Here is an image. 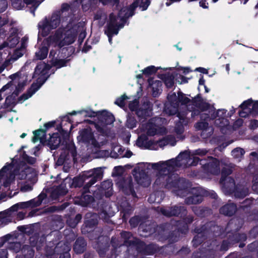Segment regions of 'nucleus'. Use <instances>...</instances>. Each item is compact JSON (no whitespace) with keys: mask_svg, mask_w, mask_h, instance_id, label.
I'll return each instance as SVG.
<instances>
[{"mask_svg":"<svg viewBox=\"0 0 258 258\" xmlns=\"http://www.w3.org/2000/svg\"><path fill=\"white\" fill-rule=\"evenodd\" d=\"M237 206L234 203H227L219 209V212L221 214L228 217H231L234 215L237 211Z\"/></svg>","mask_w":258,"mask_h":258,"instance_id":"obj_26","label":"nucleus"},{"mask_svg":"<svg viewBox=\"0 0 258 258\" xmlns=\"http://www.w3.org/2000/svg\"><path fill=\"white\" fill-rule=\"evenodd\" d=\"M139 107V101L137 99H135L128 104V108L130 110L132 111H135L136 113L137 112V110H138Z\"/></svg>","mask_w":258,"mask_h":258,"instance_id":"obj_63","label":"nucleus"},{"mask_svg":"<svg viewBox=\"0 0 258 258\" xmlns=\"http://www.w3.org/2000/svg\"><path fill=\"white\" fill-rule=\"evenodd\" d=\"M188 156L187 152L185 151L180 152L176 158L163 162L166 174L170 176H172V178L175 180L173 181V186H171V189H172L177 195L184 196L190 186L188 180L179 177L178 175L174 172L175 167L180 166V161L182 159H187Z\"/></svg>","mask_w":258,"mask_h":258,"instance_id":"obj_2","label":"nucleus"},{"mask_svg":"<svg viewBox=\"0 0 258 258\" xmlns=\"http://www.w3.org/2000/svg\"><path fill=\"white\" fill-rule=\"evenodd\" d=\"M205 229H204L203 225L200 227H196L194 229V232L197 234L192 240V243L194 247H198L205 240L209 238L207 234L205 233Z\"/></svg>","mask_w":258,"mask_h":258,"instance_id":"obj_17","label":"nucleus"},{"mask_svg":"<svg viewBox=\"0 0 258 258\" xmlns=\"http://www.w3.org/2000/svg\"><path fill=\"white\" fill-rule=\"evenodd\" d=\"M162 79L167 88L171 89L174 86L175 77L173 75L169 73L163 74Z\"/></svg>","mask_w":258,"mask_h":258,"instance_id":"obj_39","label":"nucleus"},{"mask_svg":"<svg viewBox=\"0 0 258 258\" xmlns=\"http://www.w3.org/2000/svg\"><path fill=\"white\" fill-rule=\"evenodd\" d=\"M232 155L235 158H239L242 157L245 154L244 149L241 148H236L234 149L232 152Z\"/></svg>","mask_w":258,"mask_h":258,"instance_id":"obj_57","label":"nucleus"},{"mask_svg":"<svg viewBox=\"0 0 258 258\" xmlns=\"http://www.w3.org/2000/svg\"><path fill=\"white\" fill-rule=\"evenodd\" d=\"M39 48V51L35 53L37 58L39 60H43L47 57L48 52V47L50 46L44 43Z\"/></svg>","mask_w":258,"mask_h":258,"instance_id":"obj_42","label":"nucleus"},{"mask_svg":"<svg viewBox=\"0 0 258 258\" xmlns=\"http://www.w3.org/2000/svg\"><path fill=\"white\" fill-rule=\"evenodd\" d=\"M102 176L103 173L101 168H94L93 170L85 171L82 174L74 177L70 184V187L71 188L81 187L83 185L84 183L86 182L84 188L89 189V188L98 180H101Z\"/></svg>","mask_w":258,"mask_h":258,"instance_id":"obj_3","label":"nucleus"},{"mask_svg":"<svg viewBox=\"0 0 258 258\" xmlns=\"http://www.w3.org/2000/svg\"><path fill=\"white\" fill-rule=\"evenodd\" d=\"M226 239L222 241L220 250L227 251L229 248L236 246L239 243V247L243 248L245 246V242L247 239V235L244 233L226 231L225 235Z\"/></svg>","mask_w":258,"mask_h":258,"instance_id":"obj_5","label":"nucleus"},{"mask_svg":"<svg viewBox=\"0 0 258 258\" xmlns=\"http://www.w3.org/2000/svg\"><path fill=\"white\" fill-rule=\"evenodd\" d=\"M244 224V221L239 217H234L230 219L225 227L226 231L238 232Z\"/></svg>","mask_w":258,"mask_h":258,"instance_id":"obj_21","label":"nucleus"},{"mask_svg":"<svg viewBox=\"0 0 258 258\" xmlns=\"http://www.w3.org/2000/svg\"><path fill=\"white\" fill-rule=\"evenodd\" d=\"M98 206L99 211V214L102 218H107L110 216L109 213L110 206L108 202L104 201H101L98 204Z\"/></svg>","mask_w":258,"mask_h":258,"instance_id":"obj_30","label":"nucleus"},{"mask_svg":"<svg viewBox=\"0 0 258 258\" xmlns=\"http://www.w3.org/2000/svg\"><path fill=\"white\" fill-rule=\"evenodd\" d=\"M34 253L33 247L29 245H24L21 249V254L17 255L16 258H33Z\"/></svg>","mask_w":258,"mask_h":258,"instance_id":"obj_33","label":"nucleus"},{"mask_svg":"<svg viewBox=\"0 0 258 258\" xmlns=\"http://www.w3.org/2000/svg\"><path fill=\"white\" fill-rule=\"evenodd\" d=\"M152 167L153 169L158 171L157 174V178L154 182L153 187L157 191H161L162 188L171 189V186H173V181L175 179L172 178V176H170L166 174L163 162H159L152 164Z\"/></svg>","mask_w":258,"mask_h":258,"instance_id":"obj_4","label":"nucleus"},{"mask_svg":"<svg viewBox=\"0 0 258 258\" xmlns=\"http://www.w3.org/2000/svg\"><path fill=\"white\" fill-rule=\"evenodd\" d=\"M63 37L62 30L58 29L56 30L54 34L50 35L47 38L45 39L43 43L48 45H50L53 43H57L61 41Z\"/></svg>","mask_w":258,"mask_h":258,"instance_id":"obj_25","label":"nucleus"},{"mask_svg":"<svg viewBox=\"0 0 258 258\" xmlns=\"http://www.w3.org/2000/svg\"><path fill=\"white\" fill-rule=\"evenodd\" d=\"M105 33L117 35L118 33V27L117 25H113L110 24H107L106 30L105 31Z\"/></svg>","mask_w":258,"mask_h":258,"instance_id":"obj_51","label":"nucleus"},{"mask_svg":"<svg viewBox=\"0 0 258 258\" xmlns=\"http://www.w3.org/2000/svg\"><path fill=\"white\" fill-rule=\"evenodd\" d=\"M195 106L199 109L201 112L208 111L209 112H211L212 111L216 110V109L213 105H212L208 102H206L204 101L197 103Z\"/></svg>","mask_w":258,"mask_h":258,"instance_id":"obj_40","label":"nucleus"},{"mask_svg":"<svg viewBox=\"0 0 258 258\" xmlns=\"http://www.w3.org/2000/svg\"><path fill=\"white\" fill-rule=\"evenodd\" d=\"M160 212L162 215L167 217H183L187 215L186 208L183 206L174 205L167 208H161Z\"/></svg>","mask_w":258,"mask_h":258,"instance_id":"obj_14","label":"nucleus"},{"mask_svg":"<svg viewBox=\"0 0 258 258\" xmlns=\"http://www.w3.org/2000/svg\"><path fill=\"white\" fill-rule=\"evenodd\" d=\"M50 68L46 64H37L35 69V71L33 78L35 77L36 75H40L38 77L36 82H33L30 87L27 89L30 93V95H33L40 87L45 83L47 80L50 77V75L48 74V72L45 71L49 70Z\"/></svg>","mask_w":258,"mask_h":258,"instance_id":"obj_6","label":"nucleus"},{"mask_svg":"<svg viewBox=\"0 0 258 258\" xmlns=\"http://www.w3.org/2000/svg\"><path fill=\"white\" fill-rule=\"evenodd\" d=\"M12 6L17 9L22 10L24 8V3L23 0H11Z\"/></svg>","mask_w":258,"mask_h":258,"instance_id":"obj_61","label":"nucleus"},{"mask_svg":"<svg viewBox=\"0 0 258 258\" xmlns=\"http://www.w3.org/2000/svg\"><path fill=\"white\" fill-rule=\"evenodd\" d=\"M142 221V217L139 216H135L129 220V223L133 228L137 227Z\"/></svg>","mask_w":258,"mask_h":258,"instance_id":"obj_56","label":"nucleus"},{"mask_svg":"<svg viewBox=\"0 0 258 258\" xmlns=\"http://www.w3.org/2000/svg\"><path fill=\"white\" fill-rule=\"evenodd\" d=\"M98 220L94 219H89L85 222V227L87 228L92 229L98 225Z\"/></svg>","mask_w":258,"mask_h":258,"instance_id":"obj_62","label":"nucleus"},{"mask_svg":"<svg viewBox=\"0 0 258 258\" xmlns=\"http://www.w3.org/2000/svg\"><path fill=\"white\" fill-rule=\"evenodd\" d=\"M209 123L207 121H199L196 124V127L198 130H206L208 128Z\"/></svg>","mask_w":258,"mask_h":258,"instance_id":"obj_64","label":"nucleus"},{"mask_svg":"<svg viewBox=\"0 0 258 258\" xmlns=\"http://www.w3.org/2000/svg\"><path fill=\"white\" fill-rule=\"evenodd\" d=\"M98 120L102 124L106 126L112 124L115 121V117L111 112L105 110L100 111L98 115Z\"/></svg>","mask_w":258,"mask_h":258,"instance_id":"obj_23","label":"nucleus"},{"mask_svg":"<svg viewBox=\"0 0 258 258\" xmlns=\"http://www.w3.org/2000/svg\"><path fill=\"white\" fill-rule=\"evenodd\" d=\"M61 142V138L58 133H53L48 140V146L51 150L56 149Z\"/></svg>","mask_w":258,"mask_h":258,"instance_id":"obj_27","label":"nucleus"},{"mask_svg":"<svg viewBox=\"0 0 258 258\" xmlns=\"http://www.w3.org/2000/svg\"><path fill=\"white\" fill-rule=\"evenodd\" d=\"M140 0H135L128 7H125V11L129 12L128 17H132L135 14V11L136 8L139 7Z\"/></svg>","mask_w":258,"mask_h":258,"instance_id":"obj_47","label":"nucleus"},{"mask_svg":"<svg viewBox=\"0 0 258 258\" xmlns=\"http://www.w3.org/2000/svg\"><path fill=\"white\" fill-rule=\"evenodd\" d=\"M194 258H214L215 253L213 251L206 250L204 252H197L193 254Z\"/></svg>","mask_w":258,"mask_h":258,"instance_id":"obj_46","label":"nucleus"},{"mask_svg":"<svg viewBox=\"0 0 258 258\" xmlns=\"http://www.w3.org/2000/svg\"><path fill=\"white\" fill-rule=\"evenodd\" d=\"M152 111V103L149 101H144L137 110L136 114L140 118L146 119L151 116Z\"/></svg>","mask_w":258,"mask_h":258,"instance_id":"obj_19","label":"nucleus"},{"mask_svg":"<svg viewBox=\"0 0 258 258\" xmlns=\"http://www.w3.org/2000/svg\"><path fill=\"white\" fill-rule=\"evenodd\" d=\"M120 236H113L110 243L107 236H99L94 248L100 257L136 258L138 253L143 254L146 243L133 236L131 232L122 231Z\"/></svg>","mask_w":258,"mask_h":258,"instance_id":"obj_1","label":"nucleus"},{"mask_svg":"<svg viewBox=\"0 0 258 258\" xmlns=\"http://www.w3.org/2000/svg\"><path fill=\"white\" fill-rule=\"evenodd\" d=\"M210 161L203 164V170L207 173L218 175L220 173V162L219 160L213 157H208Z\"/></svg>","mask_w":258,"mask_h":258,"instance_id":"obj_16","label":"nucleus"},{"mask_svg":"<svg viewBox=\"0 0 258 258\" xmlns=\"http://www.w3.org/2000/svg\"><path fill=\"white\" fill-rule=\"evenodd\" d=\"M247 248L250 252H256V256L258 257V240L248 244Z\"/></svg>","mask_w":258,"mask_h":258,"instance_id":"obj_58","label":"nucleus"},{"mask_svg":"<svg viewBox=\"0 0 258 258\" xmlns=\"http://www.w3.org/2000/svg\"><path fill=\"white\" fill-rule=\"evenodd\" d=\"M220 111L224 112V113L225 112V111L224 109H218L217 111L214 110L212 111L211 112H208V113H201L200 119L202 121L207 122L214 120L218 117Z\"/></svg>","mask_w":258,"mask_h":258,"instance_id":"obj_34","label":"nucleus"},{"mask_svg":"<svg viewBox=\"0 0 258 258\" xmlns=\"http://www.w3.org/2000/svg\"><path fill=\"white\" fill-rule=\"evenodd\" d=\"M239 115L243 118L249 115L255 117L258 115V100L253 101L251 98L244 101L239 106Z\"/></svg>","mask_w":258,"mask_h":258,"instance_id":"obj_11","label":"nucleus"},{"mask_svg":"<svg viewBox=\"0 0 258 258\" xmlns=\"http://www.w3.org/2000/svg\"><path fill=\"white\" fill-rule=\"evenodd\" d=\"M232 172V170L229 167H223L221 169V177L220 179V182H223L226 180V178L228 177V175H230Z\"/></svg>","mask_w":258,"mask_h":258,"instance_id":"obj_48","label":"nucleus"},{"mask_svg":"<svg viewBox=\"0 0 258 258\" xmlns=\"http://www.w3.org/2000/svg\"><path fill=\"white\" fill-rule=\"evenodd\" d=\"M127 99H128V97L125 94H123L120 97L117 98L116 99L114 103L120 107H123L125 105V100Z\"/></svg>","mask_w":258,"mask_h":258,"instance_id":"obj_59","label":"nucleus"},{"mask_svg":"<svg viewBox=\"0 0 258 258\" xmlns=\"http://www.w3.org/2000/svg\"><path fill=\"white\" fill-rule=\"evenodd\" d=\"M79 135L80 141L84 143L89 144L91 141L92 144L95 146L98 144L90 127L80 130Z\"/></svg>","mask_w":258,"mask_h":258,"instance_id":"obj_18","label":"nucleus"},{"mask_svg":"<svg viewBox=\"0 0 258 258\" xmlns=\"http://www.w3.org/2000/svg\"><path fill=\"white\" fill-rule=\"evenodd\" d=\"M220 183L223 185V188L227 193L230 195L233 194L236 186L235 180L233 177H228L227 178H226V180Z\"/></svg>","mask_w":258,"mask_h":258,"instance_id":"obj_31","label":"nucleus"},{"mask_svg":"<svg viewBox=\"0 0 258 258\" xmlns=\"http://www.w3.org/2000/svg\"><path fill=\"white\" fill-rule=\"evenodd\" d=\"M182 218L183 225L179 227L178 231L182 234H186L188 231V225L192 223L194 220V217L192 215L185 216Z\"/></svg>","mask_w":258,"mask_h":258,"instance_id":"obj_32","label":"nucleus"},{"mask_svg":"<svg viewBox=\"0 0 258 258\" xmlns=\"http://www.w3.org/2000/svg\"><path fill=\"white\" fill-rule=\"evenodd\" d=\"M18 203L20 209H24L29 208H35L34 206L33 205V201H31V200L27 202H20Z\"/></svg>","mask_w":258,"mask_h":258,"instance_id":"obj_60","label":"nucleus"},{"mask_svg":"<svg viewBox=\"0 0 258 258\" xmlns=\"http://www.w3.org/2000/svg\"><path fill=\"white\" fill-rule=\"evenodd\" d=\"M177 95L178 105L180 103L182 105H187L188 103L191 102V100L188 97L184 96V94L180 91L178 92Z\"/></svg>","mask_w":258,"mask_h":258,"instance_id":"obj_49","label":"nucleus"},{"mask_svg":"<svg viewBox=\"0 0 258 258\" xmlns=\"http://www.w3.org/2000/svg\"><path fill=\"white\" fill-rule=\"evenodd\" d=\"M120 188L123 192L127 196L132 195L133 197H137L136 192L134 189L133 180L131 177L126 179H124L120 184Z\"/></svg>","mask_w":258,"mask_h":258,"instance_id":"obj_20","label":"nucleus"},{"mask_svg":"<svg viewBox=\"0 0 258 258\" xmlns=\"http://www.w3.org/2000/svg\"><path fill=\"white\" fill-rule=\"evenodd\" d=\"M175 233V231H172L169 235V241L171 243L166 245L165 247L166 250L168 251L169 254H175L181 258H187L190 252V248L187 246H185L178 250L176 245L173 244L174 242L178 241L179 238L177 236H174Z\"/></svg>","mask_w":258,"mask_h":258,"instance_id":"obj_10","label":"nucleus"},{"mask_svg":"<svg viewBox=\"0 0 258 258\" xmlns=\"http://www.w3.org/2000/svg\"><path fill=\"white\" fill-rule=\"evenodd\" d=\"M17 97L15 96L13 93L8 96L6 98L3 108H7L10 107H15L18 103V100L17 101L16 100Z\"/></svg>","mask_w":258,"mask_h":258,"instance_id":"obj_41","label":"nucleus"},{"mask_svg":"<svg viewBox=\"0 0 258 258\" xmlns=\"http://www.w3.org/2000/svg\"><path fill=\"white\" fill-rule=\"evenodd\" d=\"M137 123V120L134 116H128L126 121L125 126L126 127L130 129H133L136 127Z\"/></svg>","mask_w":258,"mask_h":258,"instance_id":"obj_55","label":"nucleus"},{"mask_svg":"<svg viewBox=\"0 0 258 258\" xmlns=\"http://www.w3.org/2000/svg\"><path fill=\"white\" fill-rule=\"evenodd\" d=\"M68 61V59L53 58L51 60V64L52 66L55 67L56 69H60L62 67H66Z\"/></svg>","mask_w":258,"mask_h":258,"instance_id":"obj_45","label":"nucleus"},{"mask_svg":"<svg viewBox=\"0 0 258 258\" xmlns=\"http://www.w3.org/2000/svg\"><path fill=\"white\" fill-rule=\"evenodd\" d=\"M157 250L158 247L156 244L150 243L149 244H147L146 243L143 254H154L157 251Z\"/></svg>","mask_w":258,"mask_h":258,"instance_id":"obj_44","label":"nucleus"},{"mask_svg":"<svg viewBox=\"0 0 258 258\" xmlns=\"http://www.w3.org/2000/svg\"><path fill=\"white\" fill-rule=\"evenodd\" d=\"M38 234H35L34 235L30 237L29 240L31 246L36 247L37 250H40L44 244V238H40Z\"/></svg>","mask_w":258,"mask_h":258,"instance_id":"obj_37","label":"nucleus"},{"mask_svg":"<svg viewBox=\"0 0 258 258\" xmlns=\"http://www.w3.org/2000/svg\"><path fill=\"white\" fill-rule=\"evenodd\" d=\"M23 2L24 3V7L26 5V7L29 8L30 13L33 14L34 16L35 12L40 4V2L38 0H23Z\"/></svg>","mask_w":258,"mask_h":258,"instance_id":"obj_38","label":"nucleus"},{"mask_svg":"<svg viewBox=\"0 0 258 258\" xmlns=\"http://www.w3.org/2000/svg\"><path fill=\"white\" fill-rule=\"evenodd\" d=\"M148 82L150 87L152 88L153 96H157L159 93V88L162 86V82L159 80L154 81L152 78H149Z\"/></svg>","mask_w":258,"mask_h":258,"instance_id":"obj_36","label":"nucleus"},{"mask_svg":"<svg viewBox=\"0 0 258 258\" xmlns=\"http://www.w3.org/2000/svg\"><path fill=\"white\" fill-rule=\"evenodd\" d=\"M87 241L82 237H78L74 245L73 249L77 254L83 253L86 249Z\"/></svg>","mask_w":258,"mask_h":258,"instance_id":"obj_28","label":"nucleus"},{"mask_svg":"<svg viewBox=\"0 0 258 258\" xmlns=\"http://www.w3.org/2000/svg\"><path fill=\"white\" fill-rule=\"evenodd\" d=\"M194 213L198 216L204 218L210 214L211 210L207 208L199 207L193 210Z\"/></svg>","mask_w":258,"mask_h":258,"instance_id":"obj_43","label":"nucleus"},{"mask_svg":"<svg viewBox=\"0 0 258 258\" xmlns=\"http://www.w3.org/2000/svg\"><path fill=\"white\" fill-rule=\"evenodd\" d=\"M47 195L42 192L40 193L36 198L31 200L33 201V205L35 207L39 206L42 203V201L46 198Z\"/></svg>","mask_w":258,"mask_h":258,"instance_id":"obj_52","label":"nucleus"},{"mask_svg":"<svg viewBox=\"0 0 258 258\" xmlns=\"http://www.w3.org/2000/svg\"><path fill=\"white\" fill-rule=\"evenodd\" d=\"M190 183V187L188 188L184 196L178 195L180 197H185L186 195L190 192L191 196L188 197L185 199V202L187 205L199 204L202 202L203 198L208 196V191L202 187H196L191 188V184Z\"/></svg>","mask_w":258,"mask_h":258,"instance_id":"obj_9","label":"nucleus"},{"mask_svg":"<svg viewBox=\"0 0 258 258\" xmlns=\"http://www.w3.org/2000/svg\"><path fill=\"white\" fill-rule=\"evenodd\" d=\"M9 23L8 19H3L0 16V38H5L7 35V27L6 25ZM20 38L18 37L17 31L12 32L8 37L7 40L0 44V50L9 47L14 48L18 44Z\"/></svg>","mask_w":258,"mask_h":258,"instance_id":"obj_7","label":"nucleus"},{"mask_svg":"<svg viewBox=\"0 0 258 258\" xmlns=\"http://www.w3.org/2000/svg\"><path fill=\"white\" fill-rule=\"evenodd\" d=\"M167 99L170 102V106L172 107L174 110L170 109L169 107H168L167 105H165V111L169 115H174L178 108L177 96H176V93L174 92L172 93L171 94H169L167 96Z\"/></svg>","mask_w":258,"mask_h":258,"instance_id":"obj_24","label":"nucleus"},{"mask_svg":"<svg viewBox=\"0 0 258 258\" xmlns=\"http://www.w3.org/2000/svg\"><path fill=\"white\" fill-rule=\"evenodd\" d=\"M209 239L225 237L226 230L222 226L216 225L215 222L210 221L203 225Z\"/></svg>","mask_w":258,"mask_h":258,"instance_id":"obj_13","label":"nucleus"},{"mask_svg":"<svg viewBox=\"0 0 258 258\" xmlns=\"http://www.w3.org/2000/svg\"><path fill=\"white\" fill-rule=\"evenodd\" d=\"M160 68H156L154 66H150L146 67L143 70V74L148 76L155 74Z\"/></svg>","mask_w":258,"mask_h":258,"instance_id":"obj_53","label":"nucleus"},{"mask_svg":"<svg viewBox=\"0 0 258 258\" xmlns=\"http://www.w3.org/2000/svg\"><path fill=\"white\" fill-rule=\"evenodd\" d=\"M78 204L83 207H87L94 200L92 196L87 194L85 191H83L81 196L79 198L78 197Z\"/></svg>","mask_w":258,"mask_h":258,"instance_id":"obj_35","label":"nucleus"},{"mask_svg":"<svg viewBox=\"0 0 258 258\" xmlns=\"http://www.w3.org/2000/svg\"><path fill=\"white\" fill-rule=\"evenodd\" d=\"M61 13L56 11L52 13L49 19L45 17L38 23V27L43 37L47 36L50 31L56 29L60 23Z\"/></svg>","mask_w":258,"mask_h":258,"instance_id":"obj_8","label":"nucleus"},{"mask_svg":"<svg viewBox=\"0 0 258 258\" xmlns=\"http://www.w3.org/2000/svg\"><path fill=\"white\" fill-rule=\"evenodd\" d=\"M34 134V137L32 139V141L34 143L37 142L38 140H40V136L43 134V136H46V130H43L42 128H39L38 130H35L33 132Z\"/></svg>","mask_w":258,"mask_h":258,"instance_id":"obj_54","label":"nucleus"},{"mask_svg":"<svg viewBox=\"0 0 258 258\" xmlns=\"http://www.w3.org/2000/svg\"><path fill=\"white\" fill-rule=\"evenodd\" d=\"M233 194L236 198L243 199L248 195L249 189L245 185L237 184Z\"/></svg>","mask_w":258,"mask_h":258,"instance_id":"obj_29","label":"nucleus"},{"mask_svg":"<svg viewBox=\"0 0 258 258\" xmlns=\"http://www.w3.org/2000/svg\"><path fill=\"white\" fill-rule=\"evenodd\" d=\"M133 174L138 184L144 187H148L150 184L149 177L145 168L136 167L133 171Z\"/></svg>","mask_w":258,"mask_h":258,"instance_id":"obj_15","label":"nucleus"},{"mask_svg":"<svg viewBox=\"0 0 258 258\" xmlns=\"http://www.w3.org/2000/svg\"><path fill=\"white\" fill-rule=\"evenodd\" d=\"M209 239L225 237L226 230L222 226L216 225L215 222L210 221L203 225Z\"/></svg>","mask_w":258,"mask_h":258,"instance_id":"obj_12","label":"nucleus"},{"mask_svg":"<svg viewBox=\"0 0 258 258\" xmlns=\"http://www.w3.org/2000/svg\"><path fill=\"white\" fill-rule=\"evenodd\" d=\"M7 248L10 250L17 253L22 249V245L20 242H10Z\"/></svg>","mask_w":258,"mask_h":258,"instance_id":"obj_50","label":"nucleus"},{"mask_svg":"<svg viewBox=\"0 0 258 258\" xmlns=\"http://www.w3.org/2000/svg\"><path fill=\"white\" fill-rule=\"evenodd\" d=\"M20 209L18 203H17L7 210L0 212V222L7 225L11 222L12 212H16Z\"/></svg>","mask_w":258,"mask_h":258,"instance_id":"obj_22","label":"nucleus"}]
</instances>
